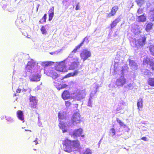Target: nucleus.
<instances>
[{"label": "nucleus", "mask_w": 154, "mask_h": 154, "mask_svg": "<svg viewBox=\"0 0 154 154\" xmlns=\"http://www.w3.org/2000/svg\"><path fill=\"white\" fill-rule=\"evenodd\" d=\"M62 148L65 152L70 153L79 149L80 143L78 140H70L66 138L62 141Z\"/></svg>", "instance_id": "f257e3e1"}, {"label": "nucleus", "mask_w": 154, "mask_h": 154, "mask_svg": "<svg viewBox=\"0 0 154 154\" xmlns=\"http://www.w3.org/2000/svg\"><path fill=\"white\" fill-rule=\"evenodd\" d=\"M146 37L145 35H141L137 39L134 38L131 41V45L135 46L137 49L140 47H143L145 45Z\"/></svg>", "instance_id": "f03ea898"}, {"label": "nucleus", "mask_w": 154, "mask_h": 154, "mask_svg": "<svg viewBox=\"0 0 154 154\" xmlns=\"http://www.w3.org/2000/svg\"><path fill=\"white\" fill-rule=\"evenodd\" d=\"M65 62V60H64L60 62L57 64L55 66V70L63 72H67L68 69H67Z\"/></svg>", "instance_id": "7ed1b4c3"}, {"label": "nucleus", "mask_w": 154, "mask_h": 154, "mask_svg": "<svg viewBox=\"0 0 154 154\" xmlns=\"http://www.w3.org/2000/svg\"><path fill=\"white\" fill-rule=\"evenodd\" d=\"M91 56V52L87 49H83L80 54V57L83 61H85Z\"/></svg>", "instance_id": "20e7f679"}, {"label": "nucleus", "mask_w": 154, "mask_h": 154, "mask_svg": "<svg viewBox=\"0 0 154 154\" xmlns=\"http://www.w3.org/2000/svg\"><path fill=\"white\" fill-rule=\"evenodd\" d=\"M29 100V105L31 109H37V105L38 100L35 97L30 96Z\"/></svg>", "instance_id": "39448f33"}, {"label": "nucleus", "mask_w": 154, "mask_h": 154, "mask_svg": "<svg viewBox=\"0 0 154 154\" xmlns=\"http://www.w3.org/2000/svg\"><path fill=\"white\" fill-rule=\"evenodd\" d=\"M82 129L81 128H80L75 130L73 131L72 134L71 135V136H73L74 138L80 136L82 137H84L85 135L84 134L82 135Z\"/></svg>", "instance_id": "423d86ee"}, {"label": "nucleus", "mask_w": 154, "mask_h": 154, "mask_svg": "<svg viewBox=\"0 0 154 154\" xmlns=\"http://www.w3.org/2000/svg\"><path fill=\"white\" fill-rule=\"evenodd\" d=\"M56 70L55 69L54 70H51L50 71L49 73L46 72L45 71V69H44V72L46 73L48 75L52 77V79H55L59 77L60 75L57 73L56 72Z\"/></svg>", "instance_id": "0eeeda50"}, {"label": "nucleus", "mask_w": 154, "mask_h": 154, "mask_svg": "<svg viewBox=\"0 0 154 154\" xmlns=\"http://www.w3.org/2000/svg\"><path fill=\"white\" fill-rule=\"evenodd\" d=\"M119 7L118 6L116 5L113 6L110 12L107 14L106 16V17L109 18L115 15Z\"/></svg>", "instance_id": "6e6552de"}, {"label": "nucleus", "mask_w": 154, "mask_h": 154, "mask_svg": "<svg viewBox=\"0 0 154 154\" xmlns=\"http://www.w3.org/2000/svg\"><path fill=\"white\" fill-rule=\"evenodd\" d=\"M42 75L40 72L36 74H33L29 77L30 80L32 82H38L40 80Z\"/></svg>", "instance_id": "1a4fd4ad"}, {"label": "nucleus", "mask_w": 154, "mask_h": 154, "mask_svg": "<svg viewBox=\"0 0 154 154\" xmlns=\"http://www.w3.org/2000/svg\"><path fill=\"white\" fill-rule=\"evenodd\" d=\"M54 86L58 90H60V89L65 88L67 86V85L66 84L61 85L60 82H58L57 80L54 81Z\"/></svg>", "instance_id": "9d476101"}, {"label": "nucleus", "mask_w": 154, "mask_h": 154, "mask_svg": "<svg viewBox=\"0 0 154 154\" xmlns=\"http://www.w3.org/2000/svg\"><path fill=\"white\" fill-rule=\"evenodd\" d=\"M126 79L124 77H121L118 79L116 81V84L117 86H122L126 82Z\"/></svg>", "instance_id": "9b49d317"}, {"label": "nucleus", "mask_w": 154, "mask_h": 154, "mask_svg": "<svg viewBox=\"0 0 154 154\" xmlns=\"http://www.w3.org/2000/svg\"><path fill=\"white\" fill-rule=\"evenodd\" d=\"M80 114L77 113H74L73 115L72 118V122L73 123H79L80 122Z\"/></svg>", "instance_id": "f8f14e48"}, {"label": "nucleus", "mask_w": 154, "mask_h": 154, "mask_svg": "<svg viewBox=\"0 0 154 154\" xmlns=\"http://www.w3.org/2000/svg\"><path fill=\"white\" fill-rule=\"evenodd\" d=\"M70 93L67 90H65L62 93L61 96L62 98L64 100H67L70 98Z\"/></svg>", "instance_id": "ddd939ff"}, {"label": "nucleus", "mask_w": 154, "mask_h": 154, "mask_svg": "<svg viewBox=\"0 0 154 154\" xmlns=\"http://www.w3.org/2000/svg\"><path fill=\"white\" fill-rule=\"evenodd\" d=\"M54 7H52L49 9L48 11V20L49 21H51L53 18L54 16Z\"/></svg>", "instance_id": "4468645a"}, {"label": "nucleus", "mask_w": 154, "mask_h": 154, "mask_svg": "<svg viewBox=\"0 0 154 154\" xmlns=\"http://www.w3.org/2000/svg\"><path fill=\"white\" fill-rule=\"evenodd\" d=\"M79 64V62H73L70 65L69 70H73L78 68Z\"/></svg>", "instance_id": "2eb2a0df"}, {"label": "nucleus", "mask_w": 154, "mask_h": 154, "mask_svg": "<svg viewBox=\"0 0 154 154\" xmlns=\"http://www.w3.org/2000/svg\"><path fill=\"white\" fill-rule=\"evenodd\" d=\"M137 21L139 22H144L146 20V17L145 14L137 17Z\"/></svg>", "instance_id": "dca6fc26"}, {"label": "nucleus", "mask_w": 154, "mask_h": 154, "mask_svg": "<svg viewBox=\"0 0 154 154\" xmlns=\"http://www.w3.org/2000/svg\"><path fill=\"white\" fill-rule=\"evenodd\" d=\"M85 96V94L83 93L79 92L75 95V97L78 100H80L84 98Z\"/></svg>", "instance_id": "f3484780"}, {"label": "nucleus", "mask_w": 154, "mask_h": 154, "mask_svg": "<svg viewBox=\"0 0 154 154\" xmlns=\"http://www.w3.org/2000/svg\"><path fill=\"white\" fill-rule=\"evenodd\" d=\"M120 21V19L119 18H117L115 19L110 24L111 29H112L115 27L117 25V23Z\"/></svg>", "instance_id": "a211bd4d"}, {"label": "nucleus", "mask_w": 154, "mask_h": 154, "mask_svg": "<svg viewBox=\"0 0 154 154\" xmlns=\"http://www.w3.org/2000/svg\"><path fill=\"white\" fill-rule=\"evenodd\" d=\"M143 101L141 98H140L138 100L137 105L139 110H141L143 108Z\"/></svg>", "instance_id": "6ab92c4d"}, {"label": "nucleus", "mask_w": 154, "mask_h": 154, "mask_svg": "<svg viewBox=\"0 0 154 154\" xmlns=\"http://www.w3.org/2000/svg\"><path fill=\"white\" fill-rule=\"evenodd\" d=\"M18 118L21 121H23L24 118L23 112L20 110H18L17 112Z\"/></svg>", "instance_id": "aec40b11"}, {"label": "nucleus", "mask_w": 154, "mask_h": 154, "mask_svg": "<svg viewBox=\"0 0 154 154\" xmlns=\"http://www.w3.org/2000/svg\"><path fill=\"white\" fill-rule=\"evenodd\" d=\"M153 26V24L152 23H147L145 28V30L147 32H149L152 29Z\"/></svg>", "instance_id": "412c9836"}, {"label": "nucleus", "mask_w": 154, "mask_h": 154, "mask_svg": "<svg viewBox=\"0 0 154 154\" xmlns=\"http://www.w3.org/2000/svg\"><path fill=\"white\" fill-rule=\"evenodd\" d=\"M149 20L152 22L154 21V8L149 11Z\"/></svg>", "instance_id": "4be33fe9"}, {"label": "nucleus", "mask_w": 154, "mask_h": 154, "mask_svg": "<svg viewBox=\"0 0 154 154\" xmlns=\"http://www.w3.org/2000/svg\"><path fill=\"white\" fill-rule=\"evenodd\" d=\"M59 126L60 128L62 130L63 133H65L66 132V130L65 129L66 126L64 123L61 121H60L59 125Z\"/></svg>", "instance_id": "5701e85b"}, {"label": "nucleus", "mask_w": 154, "mask_h": 154, "mask_svg": "<svg viewBox=\"0 0 154 154\" xmlns=\"http://www.w3.org/2000/svg\"><path fill=\"white\" fill-rule=\"evenodd\" d=\"M152 60L150 59L149 57H146L145 58L143 59V65H146L148 64H149L150 63Z\"/></svg>", "instance_id": "b1692460"}, {"label": "nucleus", "mask_w": 154, "mask_h": 154, "mask_svg": "<svg viewBox=\"0 0 154 154\" xmlns=\"http://www.w3.org/2000/svg\"><path fill=\"white\" fill-rule=\"evenodd\" d=\"M84 44V43L82 41L79 44L76 46V47L72 51V52L75 53L77 52V50L79 49Z\"/></svg>", "instance_id": "393cba45"}, {"label": "nucleus", "mask_w": 154, "mask_h": 154, "mask_svg": "<svg viewBox=\"0 0 154 154\" xmlns=\"http://www.w3.org/2000/svg\"><path fill=\"white\" fill-rule=\"evenodd\" d=\"M84 44V43L82 41L79 44L76 46V47L72 51V52L75 53L77 52V50L79 49Z\"/></svg>", "instance_id": "a878e982"}, {"label": "nucleus", "mask_w": 154, "mask_h": 154, "mask_svg": "<svg viewBox=\"0 0 154 154\" xmlns=\"http://www.w3.org/2000/svg\"><path fill=\"white\" fill-rule=\"evenodd\" d=\"M147 83L150 86L154 87V77L149 78L147 81Z\"/></svg>", "instance_id": "bb28decb"}, {"label": "nucleus", "mask_w": 154, "mask_h": 154, "mask_svg": "<svg viewBox=\"0 0 154 154\" xmlns=\"http://www.w3.org/2000/svg\"><path fill=\"white\" fill-rule=\"evenodd\" d=\"M52 63V62H51L45 61L42 62L41 63V65L43 67L45 68L48 66L51 65Z\"/></svg>", "instance_id": "cd10ccee"}, {"label": "nucleus", "mask_w": 154, "mask_h": 154, "mask_svg": "<svg viewBox=\"0 0 154 154\" xmlns=\"http://www.w3.org/2000/svg\"><path fill=\"white\" fill-rule=\"evenodd\" d=\"M47 14H44L40 20L39 22V23L43 24L46 22Z\"/></svg>", "instance_id": "c85d7f7f"}, {"label": "nucleus", "mask_w": 154, "mask_h": 154, "mask_svg": "<svg viewBox=\"0 0 154 154\" xmlns=\"http://www.w3.org/2000/svg\"><path fill=\"white\" fill-rule=\"evenodd\" d=\"M136 2L137 4L139 6H141L144 4V0H136Z\"/></svg>", "instance_id": "c756f323"}, {"label": "nucleus", "mask_w": 154, "mask_h": 154, "mask_svg": "<svg viewBox=\"0 0 154 154\" xmlns=\"http://www.w3.org/2000/svg\"><path fill=\"white\" fill-rule=\"evenodd\" d=\"M116 121L118 123H119L121 126L123 127V128H125L126 126V125L121 120H120L119 119H117Z\"/></svg>", "instance_id": "7c9ffc66"}, {"label": "nucleus", "mask_w": 154, "mask_h": 154, "mask_svg": "<svg viewBox=\"0 0 154 154\" xmlns=\"http://www.w3.org/2000/svg\"><path fill=\"white\" fill-rule=\"evenodd\" d=\"M40 30L42 33L43 35H46L47 33V32L44 26H42L40 29Z\"/></svg>", "instance_id": "2f4dec72"}, {"label": "nucleus", "mask_w": 154, "mask_h": 154, "mask_svg": "<svg viewBox=\"0 0 154 154\" xmlns=\"http://www.w3.org/2000/svg\"><path fill=\"white\" fill-rule=\"evenodd\" d=\"M71 77H73V75L72 72H69L68 74H67L63 78L62 80H63L64 79L66 78Z\"/></svg>", "instance_id": "473e14b6"}, {"label": "nucleus", "mask_w": 154, "mask_h": 154, "mask_svg": "<svg viewBox=\"0 0 154 154\" xmlns=\"http://www.w3.org/2000/svg\"><path fill=\"white\" fill-rule=\"evenodd\" d=\"M149 51L151 54L154 56V45H152L150 47Z\"/></svg>", "instance_id": "72a5a7b5"}, {"label": "nucleus", "mask_w": 154, "mask_h": 154, "mask_svg": "<svg viewBox=\"0 0 154 154\" xmlns=\"http://www.w3.org/2000/svg\"><path fill=\"white\" fill-rule=\"evenodd\" d=\"M110 133L112 136H114L116 134V131L115 129L114 128H112L110 129Z\"/></svg>", "instance_id": "f704fd0d"}, {"label": "nucleus", "mask_w": 154, "mask_h": 154, "mask_svg": "<svg viewBox=\"0 0 154 154\" xmlns=\"http://www.w3.org/2000/svg\"><path fill=\"white\" fill-rule=\"evenodd\" d=\"M149 65L153 70H154V61H152L150 63Z\"/></svg>", "instance_id": "c9c22d12"}, {"label": "nucleus", "mask_w": 154, "mask_h": 154, "mask_svg": "<svg viewBox=\"0 0 154 154\" xmlns=\"http://www.w3.org/2000/svg\"><path fill=\"white\" fill-rule=\"evenodd\" d=\"M82 42L84 43L86 42L87 43H88L89 42V40L88 37V36L85 37L83 39Z\"/></svg>", "instance_id": "e433bc0d"}, {"label": "nucleus", "mask_w": 154, "mask_h": 154, "mask_svg": "<svg viewBox=\"0 0 154 154\" xmlns=\"http://www.w3.org/2000/svg\"><path fill=\"white\" fill-rule=\"evenodd\" d=\"M83 154H91V150L88 148L84 152Z\"/></svg>", "instance_id": "4c0bfd02"}, {"label": "nucleus", "mask_w": 154, "mask_h": 154, "mask_svg": "<svg viewBox=\"0 0 154 154\" xmlns=\"http://www.w3.org/2000/svg\"><path fill=\"white\" fill-rule=\"evenodd\" d=\"M71 104V103L69 101H67L65 102V105L67 107H69Z\"/></svg>", "instance_id": "58836bf2"}, {"label": "nucleus", "mask_w": 154, "mask_h": 154, "mask_svg": "<svg viewBox=\"0 0 154 154\" xmlns=\"http://www.w3.org/2000/svg\"><path fill=\"white\" fill-rule=\"evenodd\" d=\"M34 63L32 60H30L28 62L27 65V66H34Z\"/></svg>", "instance_id": "ea45409f"}, {"label": "nucleus", "mask_w": 154, "mask_h": 154, "mask_svg": "<svg viewBox=\"0 0 154 154\" xmlns=\"http://www.w3.org/2000/svg\"><path fill=\"white\" fill-rule=\"evenodd\" d=\"M135 63L133 60H130L129 62V65L130 66H133L135 65Z\"/></svg>", "instance_id": "a19ab883"}, {"label": "nucleus", "mask_w": 154, "mask_h": 154, "mask_svg": "<svg viewBox=\"0 0 154 154\" xmlns=\"http://www.w3.org/2000/svg\"><path fill=\"white\" fill-rule=\"evenodd\" d=\"M143 12V9L142 8H139L137 11V13L138 14H140Z\"/></svg>", "instance_id": "79ce46f5"}, {"label": "nucleus", "mask_w": 154, "mask_h": 154, "mask_svg": "<svg viewBox=\"0 0 154 154\" xmlns=\"http://www.w3.org/2000/svg\"><path fill=\"white\" fill-rule=\"evenodd\" d=\"M73 76L77 75L79 73V71L78 70H75L72 72Z\"/></svg>", "instance_id": "37998d69"}, {"label": "nucleus", "mask_w": 154, "mask_h": 154, "mask_svg": "<svg viewBox=\"0 0 154 154\" xmlns=\"http://www.w3.org/2000/svg\"><path fill=\"white\" fill-rule=\"evenodd\" d=\"M58 117L59 119H63L64 117V116L62 115L61 113L59 112L58 113Z\"/></svg>", "instance_id": "c03bdc74"}, {"label": "nucleus", "mask_w": 154, "mask_h": 154, "mask_svg": "<svg viewBox=\"0 0 154 154\" xmlns=\"http://www.w3.org/2000/svg\"><path fill=\"white\" fill-rule=\"evenodd\" d=\"M58 117L59 119H63L64 117V116L62 115L61 113L59 112L58 113Z\"/></svg>", "instance_id": "a18cd8bd"}, {"label": "nucleus", "mask_w": 154, "mask_h": 154, "mask_svg": "<svg viewBox=\"0 0 154 154\" xmlns=\"http://www.w3.org/2000/svg\"><path fill=\"white\" fill-rule=\"evenodd\" d=\"M38 139L37 138H35V140L33 141V142H35V145H37L38 143Z\"/></svg>", "instance_id": "49530a36"}, {"label": "nucleus", "mask_w": 154, "mask_h": 154, "mask_svg": "<svg viewBox=\"0 0 154 154\" xmlns=\"http://www.w3.org/2000/svg\"><path fill=\"white\" fill-rule=\"evenodd\" d=\"M141 139L143 140L144 141H147V138L146 137H143L141 138Z\"/></svg>", "instance_id": "de8ad7c7"}, {"label": "nucleus", "mask_w": 154, "mask_h": 154, "mask_svg": "<svg viewBox=\"0 0 154 154\" xmlns=\"http://www.w3.org/2000/svg\"><path fill=\"white\" fill-rule=\"evenodd\" d=\"M79 4H78L76 5V8H75V10H79Z\"/></svg>", "instance_id": "09e8293b"}, {"label": "nucleus", "mask_w": 154, "mask_h": 154, "mask_svg": "<svg viewBox=\"0 0 154 154\" xmlns=\"http://www.w3.org/2000/svg\"><path fill=\"white\" fill-rule=\"evenodd\" d=\"M21 91V89L18 88L16 90V92L17 93H20Z\"/></svg>", "instance_id": "8fccbe9b"}, {"label": "nucleus", "mask_w": 154, "mask_h": 154, "mask_svg": "<svg viewBox=\"0 0 154 154\" xmlns=\"http://www.w3.org/2000/svg\"><path fill=\"white\" fill-rule=\"evenodd\" d=\"M25 131H30V132H31V131L30 130H25Z\"/></svg>", "instance_id": "3c124183"}, {"label": "nucleus", "mask_w": 154, "mask_h": 154, "mask_svg": "<svg viewBox=\"0 0 154 154\" xmlns=\"http://www.w3.org/2000/svg\"><path fill=\"white\" fill-rule=\"evenodd\" d=\"M15 1H20V0H14Z\"/></svg>", "instance_id": "603ef678"}, {"label": "nucleus", "mask_w": 154, "mask_h": 154, "mask_svg": "<svg viewBox=\"0 0 154 154\" xmlns=\"http://www.w3.org/2000/svg\"><path fill=\"white\" fill-rule=\"evenodd\" d=\"M34 149V150L35 151L36 150V149Z\"/></svg>", "instance_id": "864d4df0"}, {"label": "nucleus", "mask_w": 154, "mask_h": 154, "mask_svg": "<svg viewBox=\"0 0 154 154\" xmlns=\"http://www.w3.org/2000/svg\"><path fill=\"white\" fill-rule=\"evenodd\" d=\"M64 1L63 2V3H64Z\"/></svg>", "instance_id": "5fc2aeb1"}]
</instances>
